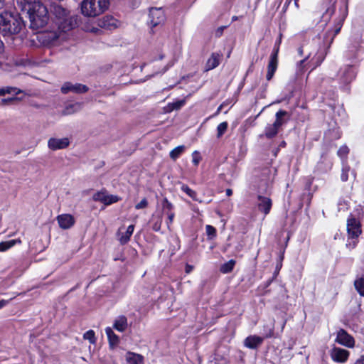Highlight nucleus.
Returning a JSON list of instances; mask_svg holds the SVG:
<instances>
[{
    "label": "nucleus",
    "mask_w": 364,
    "mask_h": 364,
    "mask_svg": "<svg viewBox=\"0 0 364 364\" xmlns=\"http://www.w3.org/2000/svg\"><path fill=\"white\" fill-rule=\"evenodd\" d=\"M22 10L27 11L33 28H43L48 21L47 8L38 0H18Z\"/></svg>",
    "instance_id": "obj_1"
},
{
    "label": "nucleus",
    "mask_w": 364,
    "mask_h": 364,
    "mask_svg": "<svg viewBox=\"0 0 364 364\" xmlns=\"http://www.w3.org/2000/svg\"><path fill=\"white\" fill-rule=\"evenodd\" d=\"M50 12L56 18L55 23L58 26V29L63 32H68L75 27L77 23L75 18L70 16L68 11L62 6L52 4Z\"/></svg>",
    "instance_id": "obj_2"
},
{
    "label": "nucleus",
    "mask_w": 364,
    "mask_h": 364,
    "mask_svg": "<svg viewBox=\"0 0 364 364\" xmlns=\"http://www.w3.org/2000/svg\"><path fill=\"white\" fill-rule=\"evenodd\" d=\"M108 0H83L80 4L81 12L87 17H96L103 14L109 7Z\"/></svg>",
    "instance_id": "obj_3"
},
{
    "label": "nucleus",
    "mask_w": 364,
    "mask_h": 364,
    "mask_svg": "<svg viewBox=\"0 0 364 364\" xmlns=\"http://www.w3.org/2000/svg\"><path fill=\"white\" fill-rule=\"evenodd\" d=\"M20 18L14 16L10 13L4 12L0 14V30L5 33L15 34L21 29Z\"/></svg>",
    "instance_id": "obj_4"
},
{
    "label": "nucleus",
    "mask_w": 364,
    "mask_h": 364,
    "mask_svg": "<svg viewBox=\"0 0 364 364\" xmlns=\"http://www.w3.org/2000/svg\"><path fill=\"white\" fill-rule=\"evenodd\" d=\"M347 231L348 239L346 246L350 249H353L358 242V237L361 234V227L360 222L353 217H350L347 220Z\"/></svg>",
    "instance_id": "obj_5"
},
{
    "label": "nucleus",
    "mask_w": 364,
    "mask_h": 364,
    "mask_svg": "<svg viewBox=\"0 0 364 364\" xmlns=\"http://www.w3.org/2000/svg\"><path fill=\"white\" fill-rule=\"evenodd\" d=\"M356 74V68L352 65H345L341 68L338 73L341 85L345 87L350 84L355 78Z\"/></svg>",
    "instance_id": "obj_6"
},
{
    "label": "nucleus",
    "mask_w": 364,
    "mask_h": 364,
    "mask_svg": "<svg viewBox=\"0 0 364 364\" xmlns=\"http://www.w3.org/2000/svg\"><path fill=\"white\" fill-rule=\"evenodd\" d=\"M60 30L46 31L41 34L40 39L46 45L55 44L58 41L65 39V33Z\"/></svg>",
    "instance_id": "obj_7"
},
{
    "label": "nucleus",
    "mask_w": 364,
    "mask_h": 364,
    "mask_svg": "<svg viewBox=\"0 0 364 364\" xmlns=\"http://www.w3.org/2000/svg\"><path fill=\"white\" fill-rule=\"evenodd\" d=\"M149 24L155 27L164 22L166 16L161 8H151L149 11Z\"/></svg>",
    "instance_id": "obj_8"
},
{
    "label": "nucleus",
    "mask_w": 364,
    "mask_h": 364,
    "mask_svg": "<svg viewBox=\"0 0 364 364\" xmlns=\"http://www.w3.org/2000/svg\"><path fill=\"white\" fill-rule=\"evenodd\" d=\"M278 52L279 46L275 47L274 51L270 55L269 61L267 65V73L266 75L267 80L269 81L273 77L278 66Z\"/></svg>",
    "instance_id": "obj_9"
},
{
    "label": "nucleus",
    "mask_w": 364,
    "mask_h": 364,
    "mask_svg": "<svg viewBox=\"0 0 364 364\" xmlns=\"http://www.w3.org/2000/svg\"><path fill=\"white\" fill-rule=\"evenodd\" d=\"M93 200L109 205L117 202L119 198L117 196L109 194L105 191H102L94 194Z\"/></svg>",
    "instance_id": "obj_10"
},
{
    "label": "nucleus",
    "mask_w": 364,
    "mask_h": 364,
    "mask_svg": "<svg viewBox=\"0 0 364 364\" xmlns=\"http://www.w3.org/2000/svg\"><path fill=\"white\" fill-rule=\"evenodd\" d=\"M88 87L80 83H72L70 82H65L61 87V92L63 94H68V92L74 93H85L87 92Z\"/></svg>",
    "instance_id": "obj_11"
},
{
    "label": "nucleus",
    "mask_w": 364,
    "mask_h": 364,
    "mask_svg": "<svg viewBox=\"0 0 364 364\" xmlns=\"http://www.w3.org/2000/svg\"><path fill=\"white\" fill-rule=\"evenodd\" d=\"M336 342L347 348H353L355 340L344 329H340L336 336Z\"/></svg>",
    "instance_id": "obj_12"
},
{
    "label": "nucleus",
    "mask_w": 364,
    "mask_h": 364,
    "mask_svg": "<svg viewBox=\"0 0 364 364\" xmlns=\"http://www.w3.org/2000/svg\"><path fill=\"white\" fill-rule=\"evenodd\" d=\"M70 144V139L68 137L63 138H50L48 141V147L55 151L58 149H63L67 148Z\"/></svg>",
    "instance_id": "obj_13"
},
{
    "label": "nucleus",
    "mask_w": 364,
    "mask_h": 364,
    "mask_svg": "<svg viewBox=\"0 0 364 364\" xmlns=\"http://www.w3.org/2000/svg\"><path fill=\"white\" fill-rule=\"evenodd\" d=\"M349 352L347 350L334 347L331 352V357L332 360L337 363H345L349 357Z\"/></svg>",
    "instance_id": "obj_14"
},
{
    "label": "nucleus",
    "mask_w": 364,
    "mask_h": 364,
    "mask_svg": "<svg viewBox=\"0 0 364 364\" xmlns=\"http://www.w3.org/2000/svg\"><path fill=\"white\" fill-rule=\"evenodd\" d=\"M56 220L59 227L63 230L71 228L75 223L74 217L70 214L59 215L57 216Z\"/></svg>",
    "instance_id": "obj_15"
},
{
    "label": "nucleus",
    "mask_w": 364,
    "mask_h": 364,
    "mask_svg": "<svg viewBox=\"0 0 364 364\" xmlns=\"http://www.w3.org/2000/svg\"><path fill=\"white\" fill-rule=\"evenodd\" d=\"M263 342V338L258 336H250L244 341V346L250 349L257 348Z\"/></svg>",
    "instance_id": "obj_16"
},
{
    "label": "nucleus",
    "mask_w": 364,
    "mask_h": 364,
    "mask_svg": "<svg viewBox=\"0 0 364 364\" xmlns=\"http://www.w3.org/2000/svg\"><path fill=\"white\" fill-rule=\"evenodd\" d=\"M272 208V200L269 198L264 196H258V208L264 215H267Z\"/></svg>",
    "instance_id": "obj_17"
},
{
    "label": "nucleus",
    "mask_w": 364,
    "mask_h": 364,
    "mask_svg": "<svg viewBox=\"0 0 364 364\" xmlns=\"http://www.w3.org/2000/svg\"><path fill=\"white\" fill-rule=\"evenodd\" d=\"M221 58L222 54L213 53L206 62L205 70H210L218 67L220 63Z\"/></svg>",
    "instance_id": "obj_18"
},
{
    "label": "nucleus",
    "mask_w": 364,
    "mask_h": 364,
    "mask_svg": "<svg viewBox=\"0 0 364 364\" xmlns=\"http://www.w3.org/2000/svg\"><path fill=\"white\" fill-rule=\"evenodd\" d=\"M127 364H144V357L138 353L128 352L125 355Z\"/></svg>",
    "instance_id": "obj_19"
},
{
    "label": "nucleus",
    "mask_w": 364,
    "mask_h": 364,
    "mask_svg": "<svg viewBox=\"0 0 364 364\" xmlns=\"http://www.w3.org/2000/svg\"><path fill=\"white\" fill-rule=\"evenodd\" d=\"M127 318L124 316H118L114 322L113 327L119 332H124L127 328Z\"/></svg>",
    "instance_id": "obj_20"
},
{
    "label": "nucleus",
    "mask_w": 364,
    "mask_h": 364,
    "mask_svg": "<svg viewBox=\"0 0 364 364\" xmlns=\"http://www.w3.org/2000/svg\"><path fill=\"white\" fill-rule=\"evenodd\" d=\"M134 225H130L129 226H128L125 232H122L121 230H119V240L121 244H126L127 242H128V241H129L130 237L132 236V235L134 232Z\"/></svg>",
    "instance_id": "obj_21"
},
{
    "label": "nucleus",
    "mask_w": 364,
    "mask_h": 364,
    "mask_svg": "<svg viewBox=\"0 0 364 364\" xmlns=\"http://www.w3.org/2000/svg\"><path fill=\"white\" fill-rule=\"evenodd\" d=\"M82 103H79V102L69 105L68 106H67L65 108V109L63 111V114L65 115L74 114V113L80 111L82 108Z\"/></svg>",
    "instance_id": "obj_22"
},
{
    "label": "nucleus",
    "mask_w": 364,
    "mask_h": 364,
    "mask_svg": "<svg viewBox=\"0 0 364 364\" xmlns=\"http://www.w3.org/2000/svg\"><path fill=\"white\" fill-rule=\"evenodd\" d=\"M325 58V55L323 52L318 51L315 55L311 60V63L312 64V70L316 68L317 66L320 65L321 63Z\"/></svg>",
    "instance_id": "obj_23"
},
{
    "label": "nucleus",
    "mask_w": 364,
    "mask_h": 364,
    "mask_svg": "<svg viewBox=\"0 0 364 364\" xmlns=\"http://www.w3.org/2000/svg\"><path fill=\"white\" fill-rule=\"evenodd\" d=\"M279 129V128L274 123L268 124L265 128L264 134L267 138H272L277 134Z\"/></svg>",
    "instance_id": "obj_24"
},
{
    "label": "nucleus",
    "mask_w": 364,
    "mask_h": 364,
    "mask_svg": "<svg viewBox=\"0 0 364 364\" xmlns=\"http://www.w3.org/2000/svg\"><path fill=\"white\" fill-rule=\"evenodd\" d=\"M105 333L107 336L109 342L111 346L117 345L119 342V337L113 332L110 327L105 328Z\"/></svg>",
    "instance_id": "obj_25"
},
{
    "label": "nucleus",
    "mask_w": 364,
    "mask_h": 364,
    "mask_svg": "<svg viewBox=\"0 0 364 364\" xmlns=\"http://www.w3.org/2000/svg\"><path fill=\"white\" fill-rule=\"evenodd\" d=\"M287 115V112L286 111H278L275 114L276 119L274 124L277 125L279 128H280L286 122L285 119H284V117Z\"/></svg>",
    "instance_id": "obj_26"
},
{
    "label": "nucleus",
    "mask_w": 364,
    "mask_h": 364,
    "mask_svg": "<svg viewBox=\"0 0 364 364\" xmlns=\"http://www.w3.org/2000/svg\"><path fill=\"white\" fill-rule=\"evenodd\" d=\"M21 241L20 240H11L9 241H5L0 242V252H4L9 248L14 246L16 244H20Z\"/></svg>",
    "instance_id": "obj_27"
},
{
    "label": "nucleus",
    "mask_w": 364,
    "mask_h": 364,
    "mask_svg": "<svg viewBox=\"0 0 364 364\" xmlns=\"http://www.w3.org/2000/svg\"><path fill=\"white\" fill-rule=\"evenodd\" d=\"M185 149L186 147L183 145H181L174 148L173 150L171 151L169 154L170 157L173 160L177 159L181 156V154H182L184 152Z\"/></svg>",
    "instance_id": "obj_28"
},
{
    "label": "nucleus",
    "mask_w": 364,
    "mask_h": 364,
    "mask_svg": "<svg viewBox=\"0 0 364 364\" xmlns=\"http://www.w3.org/2000/svg\"><path fill=\"white\" fill-rule=\"evenodd\" d=\"M235 264V261L233 259H230L228 262L223 264L220 267L221 272L226 274L230 272Z\"/></svg>",
    "instance_id": "obj_29"
},
{
    "label": "nucleus",
    "mask_w": 364,
    "mask_h": 364,
    "mask_svg": "<svg viewBox=\"0 0 364 364\" xmlns=\"http://www.w3.org/2000/svg\"><path fill=\"white\" fill-rule=\"evenodd\" d=\"M354 286L360 295L364 296V279L359 278L356 279L354 282Z\"/></svg>",
    "instance_id": "obj_30"
},
{
    "label": "nucleus",
    "mask_w": 364,
    "mask_h": 364,
    "mask_svg": "<svg viewBox=\"0 0 364 364\" xmlns=\"http://www.w3.org/2000/svg\"><path fill=\"white\" fill-rule=\"evenodd\" d=\"M181 190L183 192H185L188 196H190L193 200L200 202V200H199L197 198L196 192L191 189L187 185H183L181 186Z\"/></svg>",
    "instance_id": "obj_31"
},
{
    "label": "nucleus",
    "mask_w": 364,
    "mask_h": 364,
    "mask_svg": "<svg viewBox=\"0 0 364 364\" xmlns=\"http://www.w3.org/2000/svg\"><path fill=\"white\" fill-rule=\"evenodd\" d=\"M228 122H223L218 124L217 127V137L220 138L225 132L227 131L228 129Z\"/></svg>",
    "instance_id": "obj_32"
},
{
    "label": "nucleus",
    "mask_w": 364,
    "mask_h": 364,
    "mask_svg": "<svg viewBox=\"0 0 364 364\" xmlns=\"http://www.w3.org/2000/svg\"><path fill=\"white\" fill-rule=\"evenodd\" d=\"M205 231L208 239L212 240L216 237V229L213 226L207 225Z\"/></svg>",
    "instance_id": "obj_33"
},
{
    "label": "nucleus",
    "mask_w": 364,
    "mask_h": 364,
    "mask_svg": "<svg viewBox=\"0 0 364 364\" xmlns=\"http://www.w3.org/2000/svg\"><path fill=\"white\" fill-rule=\"evenodd\" d=\"M83 338L85 340H88L90 343L94 344L96 341L95 332L92 330H90L85 333Z\"/></svg>",
    "instance_id": "obj_34"
},
{
    "label": "nucleus",
    "mask_w": 364,
    "mask_h": 364,
    "mask_svg": "<svg viewBox=\"0 0 364 364\" xmlns=\"http://www.w3.org/2000/svg\"><path fill=\"white\" fill-rule=\"evenodd\" d=\"M4 88H5V91H6V94L19 95V94H23V92L21 90L18 89L17 87H6Z\"/></svg>",
    "instance_id": "obj_35"
},
{
    "label": "nucleus",
    "mask_w": 364,
    "mask_h": 364,
    "mask_svg": "<svg viewBox=\"0 0 364 364\" xmlns=\"http://www.w3.org/2000/svg\"><path fill=\"white\" fill-rule=\"evenodd\" d=\"M202 159V157L200 156V154L198 151H194L192 154V162L193 164L197 166L199 163L200 162Z\"/></svg>",
    "instance_id": "obj_36"
},
{
    "label": "nucleus",
    "mask_w": 364,
    "mask_h": 364,
    "mask_svg": "<svg viewBox=\"0 0 364 364\" xmlns=\"http://www.w3.org/2000/svg\"><path fill=\"white\" fill-rule=\"evenodd\" d=\"M186 103L185 100H178L176 102H174L170 105L172 109H179L181 107H182Z\"/></svg>",
    "instance_id": "obj_37"
},
{
    "label": "nucleus",
    "mask_w": 364,
    "mask_h": 364,
    "mask_svg": "<svg viewBox=\"0 0 364 364\" xmlns=\"http://www.w3.org/2000/svg\"><path fill=\"white\" fill-rule=\"evenodd\" d=\"M350 171V168L348 166H343L342 168V173H341V180L343 181H346L348 178V172Z\"/></svg>",
    "instance_id": "obj_38"
},
{
    "label": "nucleus",
    "mask_w": 364,
    "mask_h": 364,
    "mask_svg": "<svg viewBox=\"0 0 364 364\" xmlns=\"http://www.w3.org/2000/svg\"><path fill=\"white\" fill-rule=\"evenodd\" d=\"M349 151L348 148L346 146H342L338 151V155L343 158L345 157Z\"/></svg>",
    "instance_id": "obj_39"
},
{
    "label": "nucleus",
    "mask_w": 364,
    "mask_h": 364,
    "mask_svg": "<svg viewBox=\"0 0 364 364\" xmlns=\"http://www.w3.org/2000/svg\"><path fill=\"white\" fill-rule=\"evenodd\" d=\"M3 51H4V43L0 40V54L2 53ZM7 67H8L7 64H4V63L0 62V72L1 70H7V69H8Z\"/></svg>",
    "instance_id": "obj_40"
},
{
    "label": "nucleus",
    "mask_w": 364,
    "mask_h": 364,
    "mask_svg": "<svg viewBox=\"0 0 364 364\" xmlns=\"http://www.w3.org/2000/svg\"><path fill=\"white\" fill-rule=\"evenodd\" d=\"M148 205V201L146 198L142 199L139 203L135 205V208L137 210L143 209L146 208Z\"/></svg>",
    "instance_id": "obj_41"
},
{
    "label": "nucleus",
    "mask_w": 364,
    "mask_h": 364,
    "mask_svg": "<svg viewBox=\"0 0 364 364\" xmlns=\"http://www.w3.org/2000/svg\"><path fill=\"white\" fill-rule=\"evenodd\" d=\"M23 99V96L21 97H11L8 99H4L2 100L4 104H9L14 101H21Z\"/></svg>",
    "instance_id": "obj_42"
},
{
    "label": "nucleus",
    "mask_w": 364,
    "mask_h": 364,
    "mask_svg": "<svg viewBox=\"0 0 364 364\" xmlns=\"http://www.w3.org/2000/svg\"><path fill=\"white\" fill-rule=\"evenodd\" d=\"M161 223H162V218H161V217H159L157 220L153 225V227H152L153 230L154 231L160 230Z\"/></svg>",
    "instance_id": "obj_43"
},
{
    "label": "nucleus",
    "mask_w": 364,
    "mask_h": 364,
    "mask_svg": "<svg viewBox=\"0 0 364 364\" xmlns=\"http://www.w3.org/2000/svg\"><path fill=\"white\" fill-rule=\"evenodd\" d=\"M335 8L334 6H331L326 9V13L323 14V18L326 20L328 18H330L331 16L334 13Z\"/></svg>",
    "instance_id": "obj_44"
},
{
    "label": "nucleus",
    "mask_w": 364,
    "mask_h": 364,
    "mask_svg": "<svg viewBox=\"0 0 364 364\" xmlns=\"http://www.w3.org/2000/svg\"><path fill=\"white\" fill-rule=\"evenodd\" d=\"M175 217V214L173 212L168 213V221H167V227L170 229V225L173 223V218Z\"/></svg>",
    "instance_id": "obj_45"
},
{
    "label": "nucleus",
    "mask_w": 364,
    "mask_h": 364,
    "mask_svg": "<svg viewBox=\"0 0 364 364\" xmlns=\"http://www.w3.org/2000/svg\"><path fill=\"white\" fill-rule=\"evenodd\" d=\"M311 56V53H309L304 60L299 61V63H298L297 65V68H298V70L299 72H302L303 71V67H304V62Z\"/></svg>",
    "instance_id": "obj_46"
},
{
    "label": "nucleus",
    "mask_w": 364,
    "mask_h": 364,
    "mask_svg": "<svg viewBox=\"0 0 364 364\" xmlns=\"http://www.w3.org/2000/svg\"><path fill=\"white\" fill-rule=\"evenodd\" d=\"M226 28H227L226 26H223L218 28L215 31V36L220 37L223 33L224 29Z\"/></svg>",
    "instance_id": "obj_47"
},
{
    "label": "nucleus",
    "mask_w": 364,
    "mask_h": 364,
    "mask_svg": "<svg viewBox=\"0 0 364 364\" xmlns=\"http://www.w3.org/2000/svg\"><path fill=\"white\" fill-rule=\"evenodd\" d=\"M164 207L168 210H171L173 208V205L170 202H168L166 199H165Z\"/></svg>",
    "instance_id": "obj_48"
},
{
    "label": "nucleus",
    "mask_w": 364,
    "mask_h": 364,
    "mask_svg": "<svg viewBox=\"0 0 364 364\" xmlns=\"http://www.w3.org/2000/svg\"><path fill=\"white\" fill-rule=\"evenodd\" d=\"M9 303V300H1L0 301V309L6 306Z\"/></svg>",
    "instance_id": "obj_49"
},
{
    "label": "nucleus",
    "mask_w": 364,
    "mask_h": 364,
    "mask_svg": "<svg viewBox=\"0 0 364 364\" xmlns=\"http://www.w3.org/2000/svg\"><path fill=\"white\" fill-rule=\"evenodd\" d=\"M355 364H364V355H361L355 363Z\"/></svg>",
    "instance_id": "obj_50"
},
{
    "label": "nucleus",
    "mask_w": 364,
    "mask_h": 364,
    "mask_svg": "<svg viewBox=\"0 0 364 364\" xmlns=\"http://www.w3.org/2000/svg\"><path fill=\"white\" fill-rule=\"evenodd\" d=\"M341 23H338V27H337V28L335 31L333 37L339 33V31L341 30Z\"/></svg>",
    "instance_id": "obj_51"
},
{
    "label": "nucleus",
    "mask_w": 364,
    "mask_h": 364,
    "mask_svg": "<svg viewBox=\"0 0 364 364\" xmlns=\"http://www.w3.org/2000/svg\"><path fill=\"white\" fill-rule=\"evenodd\" d=\"M5 95H6L5 88L4 87L0 88V97L4 96Z\"/></svg>",
    "instance_id": "obj_52"
},
{
    "label": "nucleus",
    "mask_w": 364,
    "mask_h": 364,
    "mask_svg": "<svg viewBox=\"0 0 364 364\" xmlns=\"http://www.w3.org/2000/svg\"><path fill=\"white\" fill-rule=\"evenodd\" d=\"M191 270H192V267L190 265H186V273L191 272Z\"/></svg>",
    "instance_id": "obj_53"
},
{
    "label": "nucleus",
    "mask_w": 364,
    "mask_h": 364,
    "mask_svg": "<svg viewBox=\"0 0 364 364\" xmlns=\"http://www.w3.org/2000/svg\"><path fill=\"white\" fill-rule=\"evenodd\" d=\"M225 192L228 196H230L232 194V191L230 188L227 189Z\"/></svg>",
    "instance_id": "obj_54"
},
{
    "label": "nucleus",
    "mask_w": 364,
    "mask_h": 364,
    "mask_svg": "<svg viewBox=\"0 0 364 364\" xmlns=\"http://www.w3.org/2000/svg\"><path fill=\"white\" fill-rule=\"evenodd\" d=\"M5 0H0V9H2L4 6Z\"/></svg>",
    "instance_id": "obj_55"
},
{
    "label": "nucleus",
    "mask_w": 364,
    "mask_h": 364,
    "mask_svg": "<svg viewBox=\"0 0 364 364\" xmlns=\"http://www.w3.org/2000/svg\"><path fill=\"white\" fill-rule=\"evenodd\" d=\"M270 173V170H269V169H265V170H264V173H265V174H268V173Z\"/></svg>",
    "instance_id": "obj_56"
},
{
    "label": "nucleus",
    "mask_w": 364,
    "mask_h": 364,
    "mask_svg": "<svg viewBox=\"0 0 364 364\" xmlns=\"http://www.w3.org/2000/svg\"><path fill=\"white\" fill-rule=\"evenodd\" d=\"M232 21L237 20V16H232Z\"/></svg>",
    "instance_id": "obj_57"
},
{
    "label": "nucleus",
    "mask_w": 364,
    "mask_h": 364,
    "mask_svg": "<svg viewBox=\"0 0 364 364\" xmlns=\"http://www.w3.org/2000/svg\"><path fill=\"white\" fill-rule=\"evenodd\" d=\"M299 54H300V55H301V54H302V53H303V50H302V48H299Z\"/></svg>",
    "instance_id": "obj_58"
},
{
    "label": "nucleus",
    "mask_w": 364,
    "mask_h": 364,
    "mask_svg": "<svg viewBox=\"0 0 364 364\" xmlns=\"http://www.w3.org/2000/svg\"><path fill=\"white\" fill-rule=\"evenodd\" d=\"M221 107H222V106H220V107H218V111H217V113H218V112L220 111Z\"/></svg>",
    "instance_id": "obj_59"
},
{
    "label": "nucleus",
    "mask_w": 364,
    "mask_h": 364,
    "mask_svg": "<svg viewBox=\"0 0 364 364\" xmlns=\"http://www.w3.org/2000/svg\"><path fill=\"white\" fill-rule=\"evenodd\" d=\"M297 1H298V0H295V4H296V6H298Z\"/></svg>",
    "instance_id": "obj_60"
},
{
    "label": "nucleus",
    "mask_w": 364,
    "mask_h": 364,
    "mask_svg": "<svg viewBox=\"0 0 364 364\" xmlns=\"http://www.w3.org/2000/svg\"><path fill=\"white\" fill-rule=\"evenodd\" d=\"M281 266H282V264H279V265H277V268H280V267H281Z\"/></svg>",
    "instance_id": "obj_61"
}]
</instances>
